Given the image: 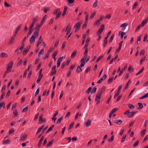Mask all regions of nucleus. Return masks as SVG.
Here are the masks:
<instances>
[{"label": "nucleus", "instance_id": "obj_29", "mask_svg": "<svg viewBox=\"0 0 148 148\" xmlns=\"http://www.w3.org/2000/svg\"><path fill=\"white\" fill-rule=\"evenodd\" d=\"M1 57H6L8 56V55L7 54L3 52H2L1 55Z\"/></svg>", "mask_w": 148, "mask_h": 148}, {"label": "nucleus", "instance_id": "obj_60", "mask_svg": "<svg viewBox=\"0 0 148 148\" xmlns=\"http://www.w3.org/2000/svg\"><path fill=\"white\" fill-rule=\"evenodd\" d=\"M14 132V130L13 129H11L9 131V134H11L13 133Z\"/></svg>", "mask_w": 148, "mask_h": 148}, {"label": "nucleus", "instance_id": "obj_20", "mask_svg": "<svg viewBox=\"0 0 148 148\" xmlns=\"http://www.w3.org/2000/svg\"><path fill=\"white\" fill-rule=\"evenodd\" d=\"M114 122L117 124L119 125L121 123L122 121L120 120H115L114 121Z\"/></svg>", "mask_w": 148, "mask_h": 148}, {"label": "nucleus", "instance_id": "obj_28", "mask_svg": "<svg viewBox=\"0 0 148 148\" xmlns=\"http://www.w3.org/2000/svg\"><path fill=\"white\" fill-rule=\"evenodd\" d=\"M119 34L121 36V38H123V36L125 34V32H122L121 31L119 32Z\"/></svg>", "mask_w": 148, "mask_h": 148}, {"label": "nucleus", "instance_id": "obj_45", "mask_svg": "<svg viewBox=\"0 0 148 148\" xmlns=\"http://www.w3.org/2000/svg\"><path fill=\"white\" fill-rule=\"evenodd\" d=\"M138 5V3L137 2H136L134 4V5L132 7V9H134L136 7V6Z\"/></svg>", "mask_w": 148, "mask_h": 148}, {"label": "nucleus", "instance_id": "obj_12", "mask_svg": "<svg viewBox=\"0 0 148 148\" xmlns=\"http://www.w3.org/2000/svg\"><path fill=\"white\" fill-rule=\"evenodd\" d=\"M13 64V62H11L10 63L8 64L7 66V68H8V69H9L11 70Z\"/></svg>", "mask_w": 148, "mask_h": 148}, {"label": "nucleus", "instance_id": "obj_37", "mask_svg": "<svg viewBox=\"0 0 148 148\" xmlns=\"http://www.w3.org/2000/svg\"><path fill=\"white\" fill-rule=\"evenodd\" d=\"M53 140H52L49 142L47 145V147H49L51 146L53 143Z\"/></svg>", "mask_w": 148, "mask_h": 148}, {"label": "nucleus", "instance_id": "obj_3", "mask_svg": "<svg viewBox=\"0 0 148 148\" xmlns=\"http://www.w3.org/2000/svg\"><path fill=\"white\" fill-rule=\"evenodd\" d=\"M82 23L81 21L77 23L74 27V28L75 29V32H77L80 29V25Z\"/></svg>", "mask_w": 148, "mask_h": 148}, {"label": "nucleus", "instance_id": "obj_35", "mask_svg": "<svg viewBox=\"0 0 148 148\" xmlns=\"http://www.w3.org/2000/svg\"><path fill=\"white\" fill-rule=\"evenodd\" d=\"M21 26V24L19 25L16 28L15 31L18 32Z\"/></svg>", "mask_w": 148, "mask_h": 148}, {"label": "nucleus", "instance_id": "obj_44", "mask_svg": "<svg viewBox=\"0 0 148 148\" xmlns=\"http://www.w3.org/2000/svg\"><path fill=\"white\" fill-rule=\"evenodd\" d=\"M96 13L95 12H93L92 14L90 16V19H92L94 16L95 15Z\"/></svg>", "mask_w": 148, "mask_h": 148}, {"label": "nucleus", "instance_id": "obj_62", "mask_svg": "<svg viewBox=\"0 0 148 148\" xmlns=\"http://www.w3.org/2000/svg\"><path fill=\"white\" fill-rule=\"evenodd\" d=\"M113 38H114V36L113 35H112L111 36V37L110 38V40H109V43H111L112 42V40L113 39Z\"/></svg>", "mask_w": 148, "mask_h": 148}, {"label": "nucleus", "instance_id": "obj_46", "mask_svg": "<svg viewBox=\"0 0 148 148\" xmlns=\"http://www.w3.org/2000/svg\"><path fill=\"white\" fill-rule=\"evenodd\" d=\"M99 24L100 23L99 21H97L94 23V25L98 26L99 25Z\"/></svg>", "mask_w": 148, "mask_h": 148}, {"label": "nucleus", "instance_id": "obj_6", "mask_svg": "<svg viewBox=\"0 0 148 148\" xmlns=\"http://www.w3.org/2000/svg\"><path fill=\"white\" fill-rule=\"evenodd\" d=\"M34 23H32L31 26H30L29 28V31L28 32V34L27 35V37H28L29 35L31 34L32 32L33 31V29H32V27L34 26Z\"/></svg>", "mask_w": 148, "mask_h": 148}, {"label": "nucleus", "instance_id": "obj_30", "mask_svg": "<svg viewBox=\"0 0 148 148\" xmlns=\"http://www.w3.org/2000/svg\"><path fill=\"white\" fill-rule=\"evenodd\" d=\"M86 37V35L84 34H83V39L82 40V45L84 43L85 41V39Z\"/></svg>", "mask_w": 148, "mask_h": 148}, {"label": "nucleus", "instance_id": "obj_64", "mask_svg": "<svg viewBox=\"0 0 148 148\" xmlns=\"http://www.w3.org/2000/svg\"><path fill=\"white\" fill-rule=\"evenodd\" d=\"M145 51L144 50H142L140 53V56L143 55L144 54Z\"/></svg>", "mask_w": 148, "mask_h": 148}, {"label": "nucleus", "instance_id": "obj_40", "mask_svg": "<svg viewBox=\"0 0 148 148\" xmlns=\"http://www.w3.org/2000/svg\"><path fill=\"white\" fill-rule=\"evenodd\" d=\"M145 129L143 130L141 132V137H143V136L145 134Z\"/></svg>", "mask_w": 148, "mask_h": 148}, {"label": "nucleus", "instance_id": "obj_61", "mask_svg": "<svg viewBox=\"0 0 148 148\" xmlns=\"http://www.w3.org/2000/svg\"><path fill=\"white\" fill-rule=\"evenodd\" d=\"M114 136L113 135H112L111 137V138L110 139H109L108 140V141H109V142H111V141H112L113 139H114Z\"/></svg>", "mask_w": 148, "mask_h": 148}, {"label": "nucleus", "instance_id": "obj_5", "mask_svg": "<svg viewBox=\"0 0 148 148\" xmlns=\"http://www.w3.org/2000/svg\"><path fill=\"white\" fill-rule=\"evenodd\" d=\"M111 32V31H110L108 32L107 34V36L105 38L104 40V43L103 44V45L104 47H105L107 44L108 41L107 39H108V36L110 34Z\"/></svg>", "mask_w": 148, "mask_h": 148}, {"label": "nucleus", "instance_id": "obj_8", "mask_svg": "<svg viewBox=\"0 0 148 148\" xmlns=\"http://www.w3.org/2000/svg\"><path fill=\"white\" fill-rule=\"evenodd\" d=\"M104 25L103 24L101 25V27L97 32V34L98 35L100 34L102 32L104 29Z\"/></svg>", "mask_w": 148, "mask_h": 148}, {"label": "nucleus", "instance_id": "obj_22", "mask_svg": "<svg viewBox=\"0 0 148 148\" xmlns=\"http://www.w3.org/2000/svg\"><path fill=\"white\" fill-rule=\"evenodd\" d=\"M91 121L90 120H88V121L86 123V125L87 127H88L90 126Z\"/></svg>", "mask_w": 148, "mask_h": 148}, {"label": "nucleus", "instance_id": "obj_18", "mask_svg": "<svg viewBox=\"0 0 148 148\" xmlns=\"http://www.w3.org/2000/svg\"><path fill=\"white\" fill-rule=\"evenodd\" d=\"M42 114H41L39 116V121H41L42 123L45 122V120L42 119Z\"/></svg>", "mask_w": 148, "mask_h": 148}, {"label": "nucleus", "instance_id": "obj_50", "mask_svg": "<svg viewBox=\"0 0 148 148\" xmlns=\"http://www.w3.org/2000/svg\"><path fill=\"white\" fill-rule=\"evenodd\" d=\"M118 110V108H115L113 109L110 112L111 113L113 114L114 112Z\"/></svg>", "mask_w": 148, "mask_h": 148}, {"label": "nucleus", "instance_id": "obj_19", "mask_svg": "<svg viewBox=\"0 0 148 148\" xmlns=\"http://www.w3.org/2000/svg\"><path fill=\"white\" fill-rule=\"evenodd\" d=\"M67 7L66 6H65L64 7V12L62 14V16H64V15L65 14V13L67 11Z\"/></svg>", "mask_w": 148, "mask_h": 148}, {"label": "nucleus", "instance_id": "obj_53", "mask_svg": "<svg viewBox=\"0 0 148 148\" xmlns=\"http://www.w3.org/2000/svg\"><path fill=\"white\" fill-rule=\"evenodd\" d=\"M113 77H111L108 80V82L110 83L113 80Z\"/></svg>", "mask_w": 148, "mask_h": 148}, {"label": "nucleus", "instance_id": "obj_42", "mask_svg": "<svg viewBox=\"0 0 148 148\" xmlns=\"http://www.w3.org/2000/svg\"><path fill=\"white\" fill-rule=\"evenodd\" d=\"M148 97V93H147L145 95H144L143 96L140 97L139 98V99H144V98H145Z\"/></svg>", "mask_w": 148, "mask_h": 148}, {"label": "nucleus", "instance_id": "obj_41", "mask_svg": "<svg viewBox=\"0 0 148 148\" xmlns=\"http://www.w3.org/2000/svg\"><path fill=\"white\" fill-rule=\"evenodd\" d=\"M4 6L7 7H9L10 6V5L8 3L6 2L5 1L4 3Z\"/></svg>", "mask_w": 148, "mask_h": 148}, {"label": "nucleus", "instance_id": "obj_27", "mask_svg": "<svg viewBox=\"0 0 148 148\" xmlns=\"http://www.w3.org/2000/svg\"><path fill=\"white\" fill-rule=\"evenodd\" d=\"M52 71L51 72V75L52 76L55 75L56 73V71L55 69H51Z\"/></svg>", "mask_w": 148, "mask_h": 148}, {"label": "nucleus", "instance_id": "obj_58", "mask_svg": "<svg viewBox=\"0 0 148 148\" xmlns=\"http://www.w3.org/2000/svg\"><path fill=\"white\" fill-rule=\"evenodd\" d=\"M44 51L43 49H41L39 51L38 54V56H39L40 55L42 54Z\"/></svg>", "mask_w": 148, "mask_h": 148}, {"label": "nucleus", "instance_id": "obj_31", "mask_svg": "<svg viewBox=\"0 0 148 148\" xmlns=\"http://www.w3.org/2000/svg\"><path fill=\"white\" fill-rule=\"evenodd\" d=\"M133 69V68H132L131 66H130L128 69V71L130 73H132Z\"/></svg>", "mask_w": 148, "mask_h": 148}, {"label": "nucleus", "instance_id": "obj_36", "mask_svg": "<svg viewBox=\"0 0 148 148\" xmlns=\"http://www.w3.org/2000/svg\"><path fill=\"white\" fill-rule=\"evenodd\" d=\"M128 106L130 109H133L134 108V106L130 104H128Z\"/></svg>", "mask_w": 148, "mask_h": 148}, {"label": "nucleus", "instance_id": "obj_21", "mask_svg": "<svg viewBox=\"0 0 148 148\" xmlns=\"http://www.w3.org/2000/svg\"><path fill=\"white\" fill-rule=\"evenodd\" d=\"M130 82H131V80H130V79H129L128 80L127 83L126 84L125 87V88H124V91H125V90H126L127 89V88H128V87L129 86V83H130Z\"/></svg>", "mask_w": 148, "mask_h": 148}, {"label": "nucleus", "instance_id": "obj_49", "mask_svg": "<svg viewBox=\"0 0 148 148\" xmlns=\"http://www.w3.org/2000/svg\"><path fill=\"white\" fill-rule=\"evenodd\" d=\"M74 124V123L73 122L70 124V125L69 126L68 128L69 130H70L73 127Z\"/></svg>", "mask_w": 148, "mask_h": 148}, {"label": "nucleus", "instance_id": "obj_24", "mask_svg": "<svg viewBox=\"0 0 148 148\" xmlns=\"http://www.w3.org/2000/svg\"><path fill=\"white\" fill-rule=\"evenodd\" d=\"M15 39L14 36H12L10 40L9 41V42L8 43V44H9L10 43H12L13 42L14 40Z\"/></svg>", "mask_w": 148, "mask_h": 148}, {"label": "nucleus", "instance_id": "obj_10", "mask_svg": "<svg viewBox=\"0 0 148 148\" xmlns=\"http://www.w3.org/2000/svg\"><path fill=\"white\" fill-rule=\"evenodd\" d=\"M30 48V46H29L25 48L23 52V55H25L28 51Z\"/></svg>", "mask_w": 148, "mask_h": 148}, {"label": "nucleus", "instance_id": "obj_32", "mask_svg": "<svg viewBox=\"0 0 148 148\" xmlns=\"http://www.w3.org/2000/svg\"><path fill=\"white\" fill-rule=\"evenodd\" d=\"M138 104L139 106V108H138V109H141L143 108V106L141 103H138Z\"/></svg>", "mask_w": 148, "mask_h": 148}, {"label": "nucleus", "instance_id": "obj_13", "mask_svg": "<svg viewBox=\"0 0 148 148\" xmlns=\"http://www.w3.org/2000/svg\"><path fill=\"white\" fill-rule=\"evenodd\" d=\"M148 21L147 18H146L140 24V26L143 27L144 26Z\"/></svg>", "mask_w": 148, "mask_h": 148}, {"label": "nucleus", "instance_id": "obj_51", "mask_svg": "<svg viewBox=\"0 0 148 148\" xmlns=\"http://www.w3.org/2000/svg\"><path fill=\"white\" fill-rule=\"evenodd\" d=\"M145 57H144L142 59H141L140 60V63L141 64H142V62H143L145 61Z\"/></svg>", "mask_w": 148, "mask_h": 148}, {"label": "nucleus", "instance_id": "obj_39", "mask_svg": "<svg viewBox=\"0 0 148 148\" xmlns=\"http://www.w3.org/2000/svg\"><path fill=\"white\" fill-rule=\"evenodd\" d=\"M58 53V51H55L53 53V54L52 57L53 58H54L56 56Z\"/></svg>", "mask_w": 148, "mask_h": 148}, {"label": "nucleus", "instance_id": "obj_52", "mask_svg": "<svg viewBox=\"0 0 148 148\" xmlns=\"http://www.w3.org/2000/svg\"><path fill=\"white\" fill-rule=\"evenodd\" d=\"M11 71V70L10 69H8V68H7L6 70L5 73V75H6L8 73V72H9L10 71Z\"/></svg>", "mask_w": 148, "mask_h": 148}, {"label": "nucleus", "instance_id": "obj_57", "mask_svg": "<svg viewBox=\"0 0 148 148\" xmlns=\"http://www.w3.org/2000/svg\"><path fill=\"white\" fill-rule=\"evenodd\" d=\"M81 62V64H80V66L81 67H82L85 65V62L84 61H83Z\"/></svg>", "mask_w": 148, "mask_h": 148}, {"label": "nucleus", "instance_id": "obj_43", "mask_svg": "<svg viewBox=\"0 0 148 148\" xmlns=\"http://www.w3.org/2000/svg\"><path fill=\"white\" fill-rule=\"evenodd\" d=\"M87 58V55L84 56V57H83V58L81 59V62H82V61H84Z\"/></svg>", "mask_w": 148, "mask_h": 148}, {"label": "nucleus", "instance_id": "obj_17", "mask_svg": "<svg viewBox=\"0 0 148 148\" xmlns=\"http://www.w3.org/2000/svg\"><path fill=\"white\" fill-rule=\"evenodd\" d=\"M38 17L37 16H36L35 17L33 18V21L32 23H34V25L35 23L37 22L38 20Z\"/></svg>", "mask_w": 148, "mask_h": 148}, {"label": "nucleus", "instance_id": "obj_26", "mask_svg": "<svg viewBox=\"0 0 148 148\" xmlns=\"http://www.w3.org/2000/svg\"><path fill=\"white\" fill-rule=\"evenodd\" d=\"M42 75H39V76L36 80V82L37 83H38L39 82H40L41 78H42Z\"/></svg>", "mask_w": 148, "mask_h": 148}, {"label": "nucleus", "instance_id": "obj_23", "mask_svg": "<svg viewBox=\"0 0 148 148\" xmlns=\"http://www.w3.org/2000/svg\"><path fill=\"white\" fill-rule=\"evenodd\" d=\"M77 53V51L75 50L73 51L71 56V58H73L76 55Z\"/></svg>", "mask_w": 148, "mask_h": 148}, {"label": "nucleus", "instance_id": "obj_48", "mask_svg": "<svg viewBox=\"0 0 148 148\" xmlns=\"http://www.w3.org/2000/svg\"><path fill=\"white\" fill-rule=\"evenodd\" d=\"M97 1H96L94 3L93 5V7L94 8H95L97 6Z\"/></svg>", "mask_w": 148, "mask_h": 148}, {"label": "nucleus", "instance_id": "obj_4", "mask_svg": "<svg viewBox=\"0 0 148 148\" xmlns=\"http://www.w3.org/2000/svg\"><path fill=\"white\" fill-rule=\"evenodd\" d=\"M41 26H40V24L39 25L38 24H37L35 27V32L34 33L38 35L39 28Z\"/></svg>", "mask_w": 148, "mask_h": 148}, {"label": "nucleus", "instance_id": "obj_25", "mask_svg": "<svg viewBox=\"0 0 148 148\" xmlns=\"http://www.w3.org/2000/svg\"><path fill=\"white\" fill-rule=\"evenodd\" d=\"M82 71V69H81L80 68V67L78 66L77 68L76 71L77 73H79L81 71Z\"/></svg>", "mask_w": 148, "mask_h": 148}, {"label": "nucleus", "instance_id": "obj_63", "mask_svg": "<svg viewBox=\"0 0 148 148\" xmlns=\"http://www.w3.org/2000/svg\"><path fill=\"white\" fill-rule=\"evenodd\" d=\"M90 67H87L86 70L85 72L86 73H87L88 71H89L90 70Z\"/></svg>", "mask_w": 148, "mask_h": 148}, {"label": "nucleus", "instance_id": "obj_11", "mask_svg": "<svg viewBox=\"0 0 148 148\" xmlns=\"http://www.w3.org/2000/svg\"><path fill=\"white\" fill-rule=\"evenodd\" d=\"M61 12L60 11L59 9H56L54 12V14L58 15V14H61Z\"/></svg>", "mask_w": 148, "mask_h": 148}, {"label": "nucleus", "instance_id": "obj_55", "mask_svg": "<svg viewBox=\"0 0 148 148\" xmlns=\"http://www.w3.org/2000/svg\"><path fill=\"white\" fill-rule=\"evenodd\" d=\"M28 109V107H26L25 108H24L22 110V112H26Z\"/></svg>", "mask_w": 148, "mask_h": 148}, {"label": "nucleus", "instance_id": "obj_9", "mask_svg": "<svg viewBox=\"0 0 148 148\" xmlns=\"http://www.w3.org/2000/svg\"><path fill=\"white\" fill-rule=\"evenodd\" d=\"M106 78V75H104L98 81L97 83L98 84L101 83L102 81L105 79Z\"/></svg>", "mask_w": 148, "mask_h": 148}, {"label": "nucleus", "instance_id": "obj_54", "mask_svg": "<svg viewBox=\"0 0 148 148\" xmlns=\"http://www.w3.org/2000/svg\"><path fill=\"white\" fill-rule=\"evenodd\" d=\"M127 23H124L121 25L120 27H123L127 26Z\"/></svg>", "mask_w": 148, "mask_h": 148}, {"label": "nucleus", "instance_id": "obj_7", "mask_svg": "<svg viewBox=\"0 0 148 148\" xmlns=\"http://www.w3.org/2000/svg\"><path fill=\"white\" fill-rule=\"evenodd\" d=\"M101 93H98L96 96L95 101H98L100 102V99L101 97Z\"/></svg>", "mask_w": 148, "mask_h": 148}, {"label": "nucleus", "instance_id": "obj_56", "mask_svg": "<svg viewBox=\"0 0 148 148\" xmlns=\"http://www.w3.org/2000/svg\"><path fill=\"white\" fill-rule=\"evenodd\" d=\"M61 62V61L60 60H59L58 59V62L57 63L58 67L60 66Z\"/></svg>", "mask_w": 148, "mask_h": 148}, {"label": "nucleus", "instance_id": "obj_33", "mask_svg": "<svg viewBox=\"0 0 148 148\" xmlns=\"http://www.w3.org/2000/svg\"><path fill=\"white\" fill-rule=\"evenodd\" d=\"M10 143V140H5L3 143V144H7L9 143Z\"/></svg>", "mask_w": 148, "mask_h": 148}, {"label": "nucleus", "instance_id": "obj_47", "mask_svg": "<svg viewBox=\"0 0 148 148\" xmlns=\"http://www.w3.org/2000/svg\"><path fill=\"white\" fill-rule=\"evenodd\" d=\"M144 69V68L143 67V68L142 69L139 71L136 74V75H139L140 73H141L143 71Z\"/></svg>", "mask_w": 148, "mask_h": 148}, {"label": "nucleus", "instance_id": "obj_16", "mask_svg": "<svg viewBox=\"0 0 148 148\" xmlns=\"http://www.w3.org/2000/svg\"><path fill=\"white\" fill-rule=\"evenodd\" d=\"M46 18H47V15H45L44 16L43 18L42 19V21H41V22L40 23V26L42 25L44 23V22L45 21V20L46 19Z\"/></svg>", "mask_w": 148, "mask_h": 148}, {"label": "nucleus", "instance_id": "obj_59", "mask_svg": "<svg viewBox=\"0 0 148 148\" xmlns=\"http://www.w3.org/2000/svg\"><path fill=\"white\" fill-rule=\"evenodd\" d=\"M126 135L123 136V138L121 140V142L122 143H123L124 141L125 140L126 138Z\"/></svg>", "mask_w": 148, "mask_h": 148}, {"label": "nucleus", "instance_id": "obj_38", "mask_svg": "<svg viewBox=\"0 0 148 148\" xmlns=\"http://www.w3.org/2000/svg\"><path fill=\"white\" fill-rule=\"evenodd\" d=\"M63 119V117L62 116L60 117L59 119L57 121V124H59V123Z\"/></svg>", "mask_w": 148, "mask_h": 148}, {"label": "nucleus", "instance_id": "obj_14", "mask_svg": "<svg viewBox=\"0 0 148 148\" xmlns=\"http://www.w3.org/2000/svg\"><path fill=\"white\" fill-rule=\"evenodd\" d=\"M41 36H40L39 38H38V41L37 45H36V47H38L39 45L41 43L42 41V40H41Z\"/></svg>", "mask_w": 148, "mask_h": 148}, {"label": "nucleus", "instance_id": "obj_1", "mask_svg": "<svg viewBox=\"0 0 148 148\" xmlns=\"http://www.w3.org/2000/svg\"><path fill=\"white\" fill-rule=\"evenodd\" d=\"M38 35H37L36 34L33 33L32 36L30 38L29 42L31 44H32L35 41V38L38 37Z\"/></svg>", "mask_w": 148, "mask_h": 148}, {"label": "nucleus", "instance_id": "obj_15", "mask_svg": "<svg viewBox=\"0 0 148 148\" xmlns=\"http://www.w3.org/2000/svg\"><path fill=\"white\" fill-rule=\"evenodd\" d=\"M27 137V135H23L21 136L20 140L22 141H24L26 139Z\"/></svg>", "mask_w": 148, "mask_h": 148}, {"label": "nucleus", "instance_id": "obj_2", "mask_svg": "<svg viewBox=\"0 0 148 148\" xmlns=\"http://www.w3.org/2000/svg\"><path fill=\"white\" fill-rule=\"evenodd\" d=\"M136 112H130L129 110H127L124 114L125 115L127 114V116L129 118H131L132 117Z\"/></svg>", "mask_w": 148, "mask_h": 148}, {"label": "nucleus", "instance_id": "obj_34", "mask_svg": "<svg viewBox=\"0 0 148 148\" xmlns=\"http://www.w3.org/2000/svg\"><path fill=\"white\" fill-rule=\"evenodd\" d=\"M105 91L107 92V91H106V90L105 86H103L101 88V90H100V92H103Z\"/></svg>", "mask_w": 148, "mask_h": 148}]
</instances>
